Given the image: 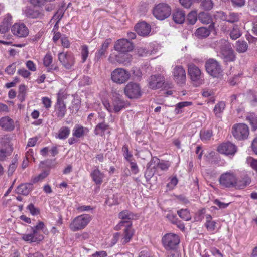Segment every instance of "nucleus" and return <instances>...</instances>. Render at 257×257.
Returning <instances> with one entry per match:
<instances>
[{
    "instance_id": "nucleus-1",
    "label": "nucleus",
    "mask_w": 257,
    "mask_h": 257,
    "mask_svg": "<svg viewBox=\"0 0 257 257\" xmlns=\"http://www.w3.org/2000/svg\"><path fill=\"white\" fill-rule=\"evenodd\" d=\"M219 185L222 188L230 189L234 188L237 189H242L249 185L251 179L248 176H244L238 180L236 173L229 170L222 173L218 179Z\"/></svg>"
},
{
    "instance_id": "nucleus-2",
    "label": "nucleus",
    "mask_w": 257,
    "mask_h": 257,
    "mask_svg": "<svg viewBox=\"0 0 257 257\" xmlns=\"http://www.w3.org/2000/svg\"><path fill=\"white\" fill-rule=\"evenodd\" d=\"M31 232L29 233L23 234L22 240L29 243L39 244L44 239V236L40 233V231L46 234L48 233V231L42 221H38L36 225L31 227Z\"/></svg>"
},
{
    "instance_id": "nucleus-3",
    "label": "nucleus",
    "mask_w": 257,
    "mask_h": 257,
    "mask_svg": "<svg viewBox=\"0 0 257 257\" xmlns=\"http://www.w3.org/2000/svg\"><path fill=\"white\" fill-rule=\"evenodd\" d=\"M123 229V235L121 239V242L122 244H125L129 242L132 239L135 230L132 228V223L130 221H121L115 227V230H119Z\"/></svg>"
},
{
    "instance_id": "nucleus-4",
    "label": "nucleus",
    "mask_w": 257,
    "mask_h": 257,
    "mask_svg": "<svg viewBox=\"0 0 257 257\" xmlns=\"http://www.w3.org/2000/svg\"><path fill=\"white\" fill-rule=\"evenodd\" d=\"M92 220L89 214H84L74 218L69 225V228L73 232L84 229Z\"/></svg>"
},
{
    "instance_id": "nucleus-5",
    "label": "nucleus",
    "mask_w": 257,
    "mask_h": 257,
    "mask_svg": "<svg viewBox=\"0 0 257 257\" xmlns=\"http://www.w3.org/2000/svg\"><path fill=\"white\" fill-rule=\"evenodd\" d=\"M206 72L213 78H220L223 76V70L220 64L214 59H209L205 65Z\"/></svg>"
},
{
    "instance_id": "nucleus-6",
    "label": "nucleus",
    "mask_w": 257,
    "mask_h": 257,
    "mask_svg": "<svg viewBox=\"0 0 257 257\" xmlns=\"http://www.w3.org/2000/svg\"><path fill=\"white\" fill-rule=\"evenodd\" d=\"M131 73L122 68L115 69L111 73L112 82L117 84H123L127 82L131 78Z\"/></svg>"
},
{
    "instance_id": "nucleus-7",
    "label": "nucleus",
    "mask_w": 257,
    "mask_h": 257,
    "mask_svg": "<svg viewBox=\"0 0 257 257\" xmlns=\"http://www.w3.org/2000/svg\"><path fill=\"white\" fill-rule=\"evenodd\" d=\"M171 8L167 4L161 3L156 5L153 10L154 16L160 20L168 18L171 14Z\"/></svg>"
},
{
    "instance_id": "nucleus-8",
    "label": "nucleus",
    "mask_w": 257,
    "mask_h": 257,
    "mask_svg": "<svg viewBox=\"0 0 257 257\" xmlns=\"http://www.w3.org/2000/svg\"><path fill=\"white\" fill-rule=\"evenodd\" d=\"M232 134L236 140H244L247 139L249 136V128L244 123L235 124L232 127Z\"/></svg>"
},
{
    "instance_id": "nucleus-9",
    "label": "nucleus",
    "mask_w": 257,
    "mask_h": 257,
    "mask_svg": "<svg viewBox=\"0 0 257 257\" xmlns=\"http://www.w3.org/2000/svg\"><path fill=\"white\" fill-rule=\"evenodd\" d=\"M162 242L166 250H174L179 244L180 238L177 234L172 233H167L162 237Z\"/></svg>"
},
{
    "instance_id": "nucleus-10",
    "label": "nucleus",
    "mask_w": 257,
    "mask_h": 257,
    "mask_svg": "<svg viewBox=\"0 0 257 257\" xmlns=\"http://www.w3.org/2000/svg\"><path fill=\"white\" fill-rule=\"evenodd\" d=\"M58 59L66 69H70L74 65L75 58L73 54L71 52H62L58 54Z\"/></svg>"
},
{
    "instance_id": "nucleus-11",
    "label": "nucleus",
    "mask_w": 257,
    "mask_h": 257,
    "mask_svg": "<svg viewBox=\"0 0 257 257\" xmlns=\"http://www.w3.org/2000/svg\"><path fill=\"white\" fill-rule=\"evenodd\" d=\"M174 82L179 85H183L186 81V74L184 68L181 65H175L172 71Z\"/></svg>"
},
{
    "instance_id": "nucleus-12",
    "label": "nucleus",
    "mask_w": 257,
    "mask_h": 257,
    "mask_svg": "<svg viewBox=\"0 0 257 257\" xmlns=\"http://www.w3.org/2000/svg\"><path fill=\"white\" fill-rule=\"evenodd\" d=\"M125 95L130 99H137L142 95V91L140 85L130 82L124 88Z\"/></svg>"
},
{
    "instance_id": "nucleus-13",
    "label": "nucleus",
    "mask_w": 257,
    "mask_h": 257,
    "mask_svg": "<svg viewBox=\"0 0 257 257\" xmlns=\"http://www.w3.org/2000/svg\"><path fill=\"white\" fill-rule=\"evenodd\" d=\"M12 34L18 37H26L29 34V29L23 23H15L11 28Z\"/></svg>"
},
{
    "instance_id": "nucleus-14",
    "label": "nucleus",
    "mask_w": 257,
    "mask_h": 257,
    "mask_svg": "<svg viewBox=\"0 0 257 257\" xmlns=\"http://www.w3.org/2000/svg\"><path fill=\"white\" fill-rule=\"evenodd\" d=\"M165 82L164 76L160 74L152 75L149 78L148 87L151 89H158L163 86Z\"/></svg>"
},
{
    "instance_id": "nucleus-15",
    "label": "nucleus",
    "mask_w": 257,
    "mask_h": 257,
    "mask_svg": "<svg viewBox=\"0 0 257 257\" xmlns=\"http://www.w3.org/2000/svg\"><path fill=\"white\" fill-rule=\"evenodd\" d=\"M187 67L190 79L193 82L200 83L202 75L200 69L193 63L188 64Z\"/></svg>"
},
{
    "instance_id": "nucleus-16",
    "label": "nucleus",
    "mask_w": 257,
    "mask_h": 257,
    "mask_svg": "<svg viewBox=\"0 0 257 257\" xmlns=\"http://www.w3.org/2000/svg\"><path fill=\"white\" fill-rule=\"evenodd\" d=\"M217 151L227 156L233 155L237 151V147L230 142L223 143L218 146Z\"/></svg>"
},
{
    "instance_id": "nucleus-17",
    "label": "nucleus",
    "mask_w": 257,
    "mask_h": 257,
    "mask_svg": "<svg viewBox=\"0 0 257 257\" xmlns=\"http://www.w3.org/2000/svg\"><path fill=\"white\" fill-rule=\"evenodd\" d=\"M114 49L121 52H126L133 50L132 43L126 39H121L117 40L114 46Z\"/></svg>"
},
{
    "instance_id": "nucleus-18",
    "label": "nucleus",
    "mask_w": 257,
    "mask_h": 257,
    "mask_svg": "<svg viewBox=\"0 0 257 257\" xmlns=\"http://www.w3.org/2000/svg\"><path fill=\"white\" fill-rule=\"evenodd\" d=\"M1 143L3 148H0V161H4L11 154L13 149L10 144V140L7 137L3 138Z\"/></svg>"
},
{
    "instance_id": "nucleus-19",
    "label": "nucleus",
    "mask_w": 257,
    "mask_h": 257,
    "mask_svg": "<svg viewBox=\"0 0 257 257\" xmlns=\"http://www.w3.org/2000/svg\"><path fill=\"white\" fill-rule=\"evenodd\" d=\"M136 32L140 36L146 37L150 34L151 27L150 24L144 21L138 23L135 26Z\"/></svg>"
},
{
    "instance_id": "nucleus-20",
    "label": "nucleus",
    "mask_w": 257,
    "mask_h": 257,
    "mask_svg": "<svg viewBox=\"0 0 257 257\" xmlns=\"http://www.w3.org/2000/svg\"><path fill=\"white\" fill-rule=\"evenodd\" d=\"M112 40L110 38L106 39L101 44L100 48L97 50L95 54V60L99 61L103 56H105L109 45L112 43Z\"/></svg>"
},
{
    "instance_id": "nucleus-21",
    "label": "nucleus",
    "mask_w": 257,
    "mask_h": 257,
    "mask_svg": "<svg viewBox=\"0 0 257 257\" xmlns=\"http://www.w3.org/2000/svg\"><path fill=\"white\" fill-rule=\"evenodd\" d=\"M159 162V159L157 157H154L152 158L151 161L147 164L145 176L151 178L156 172Z\"/></svg>"
},
{
    "instance_id": "nucleus-22",
    "label": "nucleus",
    "mask_w": 257,
    "mask_h": 257,
    "mask_svg": "<svg viewBox=\"0 0 257 257\" xmlns=\"http://www.w3.org/2000/svg\"><path fill=\"white\" fill-rule=\"evenodd\" d=\"M53 59L51 53L47 52L43 59L44 66L47 68V71L50 72L53 70H57L58 67L53 64Z\"/></svg>"
},
{
    "instance_id": "nucleus-23",
    "label": "nucleus",
    "mask_w": 257,
    "mask_h": 257,
    "mask_svg": "<svg viewBox=\"0 0 257 257\" xmlns=\"http://www.w3.org/2000/svg\"><path fill=\"white\" fill-rule=\"evenodd\" d=\"M89 130L80 124H76L72 130V136L76 138H82L86 136Z\"/></svg>"
},
{
    "instance_id": "nucleus-24",
    "label": "nucleus",
    "mask_w": 257,
    "mask_h": 257,
    "mask_svg": "<svg viewBox=\"0 0 257 257\" xmlns=\"http://www.w3.org/2000/svg\"><path fill=\"white\" fill-rule=\"evenodd\" d=\"M33 184L30 183H22L16 189V193L23 195H28L32 190Z\"/></svg>"
},
{
    "instance_id": "nucleus-25",
    "label": "nucleus",
    "mask_w": 257,
    "mask_h": 257,
    "mask_svg": "<svg viewBox=\"0 0 257 257\" xmlns=\"http://www.w3.org/2000/svg\"><path fill=\"white\" fill-rule=\"evenodd\" d=\"M0 126L8 131H13L15 128L14 120L9 116L3 117L0 119Z\"/></svg>"
},
{
    "instance_id": "nucleus-26",
    "label": "nucleus",
    "mask_w": 257,
    "mask_h": 257,
    "mask_svg": "<svg viewBox=\"0 0 257 257\" xmlns=\"http://www.w3.org/2000/svg\"><path fill=\"white\" fill-rule=\"evenodd\" d=\"M54 111L58 118L61 119L64 117L67 112L66 105L65 103H55Z\"/></svg>"
},
{
    "instance_id": "nucleus-27",
    "label": "nucleus",
    "mask_w": 257,
    "mask_h": 257,
    "mask_svg": "<svg viewBox=\"0 0 257 257\" xmlns=\"http://www.w3.org/2000/svg\"><path fill=\"white\" fill-rule=\"evenodd\" d=\"M12 17L9 14L6 15L3 19V20L0 24V32L2 34H5L7 32L12 24Z\"/></svg>"
},
{
    "instance_id": "nucleus-28",
    "label": "nucleus",
    "mask_w": 257,
    "mask_h": 257,
    "mask_svg": "<svg viewBox=\"0 0 257 257\" xmlns=\"http://www.w3.org/2000/svg\"><path fill=\"white\" fill-rule=\"evenodd\" d=\"M90 176L92 180L96 185H100L104 177V174L98 168L94 169L90 173Z\"/></svg>"
},
{
    "instance_id": "nucleus-29",
    "label": "nucleus",
    "mask_w": 257,
    "mask_h": 257,
    "mask_svg": "<svg viewBox=\"0 0 257 257\" xmlns=\"http://www.w3.org/2000/svg\"><path fill=\"white\" fill-rule=\"evenodd\" d=\"M218 14L222 20L230 23L236 22L239 19V14L236 13L230 12L228 16L224 15L222 12H218Z\"/></svg>"
},
{
    "instance_id": "nucleus-30",
    "label": "nucleus",
    "mask_w": 257,
    "mask_h": 257,
    "mask_svg": "<svg viewBox=\"0 0 257 257\" xmlns=\"http://www.w3.org/2000/svg\"><path fill=\"white\" fill-rule=\"evenodd\" d=\"M113 110L115 112H118L125 108L126 106L125 102L120 98L119 97L113 96L112 98Z\"/></svg>"
},
{
    "instance_id": "nucleus-31",
    "label": "nucleus",
    "mask_w": 257,
    "mask_h": 257,
    "mask_svg": "<svg viewBox=\"0 0 257 257\" xmlns=\"http://www.w3.org/2000/svg\"><path fill=\"white\" fill-rule=\"evenodd\" d=\"M206 222L204 224L205 227L208 231L214 233L216 228V222L213 220L212 217L210 214H206L205 216Z\"/></svg>"
},
{
    "instance_id": "nucleus-32",
    "label": "nucleus",
    "mask_w": 257,
    "mask_h": 257,
    "mask_svg": "<svg viewBox=\"0 0 257 257\" xmlns=\"http://www.w3.org/2000/svg\"><path fill=\"white\" fill-rule=\"evenodd\" d=\"M172 17L176 23L182 24L185 19V13L182 10L176 9L173 12Z\"/></svg>"
},
{
    "instance_id": "nucleus-33",
    "label": "nucleus",
    "mask_w": 257,
    "mask_h": 257,
    "mask_svg": "<svg viewBox=\"0 0 257 257\" xmlns=\"http://www.w3.org/2000/svg\"><path fill=\"white\" fill-rule=\"evenodd\" d=\"M138 217L139 216L137 214H135L127 210H123L118 214L119 218L122 220H134L137 219Z\"/></svg>"
},
{
    "instance_id": "nucleus-34",
    "label": "nucleus",
    "mask_w": 257,
    "mask_h": 257,
    "mask_svg": "<svg viewBox=\"0 0 257 257\" xmlns=\"http://www.w3.org/2000/svg\"><path fill=\"white\" fill-rule=\"evenodd\" d=\"M211 25L209 26V28L206 27H200L196 30L195 35L199 39H203L207 37L210 34L211 30L209 28Z\"/></svg>"
},
{
    "instance_id": "nucleus-35",
    "label": "nucleus",
    "mask_w": 257,
    "mask_h": 257,
    "mask_svg": "<svg viewBox=\"0 0 257 257\" xmlns=\"http://www.w3.org/2000/svg\"><path fill=\"white\" fill-rule=\"evenodd\" d=\"M70 130L67 126H62L58 130L56 134V138L60 140H65L69 136Z\"/></svg>"
},
{
    "instance_id": "nucleus-36",
    "label": "nucleus",
    "mask_w": 257,
    "mask_h": 257,
    "mask_svg": "<svg viewBox=\"0 0 257 257\" xmlns=\"http://www.w3.org/2000/svg\"><path fill=\"white\" fill-rule=\"evenodd\" d=\"M109 127V125L104 122L99 123L95 127L94 133L96 135L103 136L104 135L105 131Z\"/></svg>"
},
{
    "instance_id": "nucleus-37",
    "label": "nucleus",
    "mask_w": 257,
    "mask_h": 257,
    "mask_svg": "<svg viewBox=\"0 0 257 257\" xmlns=\"http://www.w3.org/2000/svg\"><path fill=\"white\" fill-rule=\"evenodd\" d=\"M115 57L116 61L119 63L126 64L132 60V56L125 52H122V53L116 55Z\"/></svg>"
},
{
    "instance_id": "nucleus-38",
    "label": "nucleus",
    "mask_w": 257,
    "mask_h": 257,
    "mask_svg": "<svg viewBox=\"0 0 257 257\" xmlns=\"http://www.w3.org/2000/svg\"><path fill=\"white\" fill-rule=\"evenodd\" d=\"M236 50L239 53H244L248 49V44L244 40H238L236 42Z\"/></svg>"
},
{
    "instance_id": "nucleus-39",
    "label": "nucleus",
    "mask_w": 257,
    "mask_h": 257,
    "mask_svg": "<svg viewBox=\"0 0 257 257\" xmlns=\"http://www.w3.org/2000/svg\"><path fill=\"white\" fill-rule=\"evenodd\" d=\"M199 20L204 24H209L212 22V18L210 14L205 12H200L198 15Z\"/></svg>"
},
{
    "instance_id": "nucleus-40",
    "label": "nucleus",
    "mask_w": 257,
    "mask_h": 257,
    "mask_svg": "<svg viewBox=\"0 0 257 257\" xmlns=\"http://www.w3.org/2000/svg\"><path fill=\"white\" fill-rule=\"evenodd\" d=\"M177 214L181 219L185 221H189L191 219L190 211L187 209H181L177 211Z\"/></svg>"
},
{
    "instance_id": "nucleus-41",
    "label": "nucleus",
    "mask_w": 257,
    "mask_h": 257,
    "mask_svg": "<svg viewBox=\"0 0 257 257\" xmlns=\"http://www.w3.org/2000/svg\"><path fill=\"white\" fill-rule=\"evenodd\" d=\"M25 14L29 18H37L42 16L41 13L35 9H28L25 11Z\"/></svg>"
},
{
    "instance_id": "nucleus-42",
    "label": "nucleus",
    "mask_w": 257,
    "mask_h": 257,
    "mask_svg": "<svg viewBox=\"0 0 257 257\" xmlns=\"http://www.w3.org/2000/svg\"><path fill=\"white\" fill-rule=\"evenodd\" d=\"M89 47L87 45H83L80 47V55L82 62L84 63L89 56Z\"/></svg>"
},
{
    "instance_id": "nucleus-43",
    "label": "nucleus",
    "mask_w": 257,
    "mask_h": 257,
    "mask_svg": "<svg viewBox=\"0 0 257 257\" xmlns=\"http://www.w3.org/2000/svg\"><path fill=\"white\" fill-rule=\"evenodd\" d=\"M253 131L257 129V116L254 113L249 114L246 117Z\"/></svg>"
},
{
    "instance_id": "nucleus-44",
    "label": "nucleus",
    "mask_w": 257,
    "mask_h": 257,
    "mask_svg": "<svg viewBox=\"0 0 257 257\" xmlns=\"http://www.w3.org/2000/svg\"><path fill=\"white\" fill-rule=\"evenodd\" d=\"M192 104V103L191 102L189 101H183L181 102L178 103H177L175 107V112L176 114H179L180 113H182V110H181V109L185 107H187L189 106H190Z\"/></svg>"
},
{
    "instance_id": "nucleus-45",
    "label": "nucleus",
    "mask_w": 257,
    "mask_h": 257,
    "mask_svg": "<svg viewBox=\"0 0 257 257\" xmlns=\"http://www.w3.org/2000/svg\"><path fill=\"white\" fill-rule=\"evenodd\" d=\"M49 172L48 171H43L37 176H35L32 178V183H36L38 182L42 181L45 178H46L48 175Z\"/></svg>"
},
{
    "instance_id": "nucleus-46",
    "label": "nucleus",
    "mask_w": 257,
    "mask_h": 257,
    "mask_svg": "<svg viewBox=\"0 0 257 257\" xmlns=\"http://www.w3.org/2000/svg\"><path fill=\"white\" fill-rule=\"evenodd\" d=\"M197 12L196 11H192L187 15V20L191 25L194 24L197 20Z\"/></svg>"
},
{
    "instance_id": "nucleus-47",
    "label": "nucleus",
    "mask_w": 257,
    "mask_h": 257,
    "mask_svg": "<svg viewBox=\"0 0 257 257\" xmlns=\"http://www.w3.org/2000/svg\"><path fill=\"white\" fill-rule=\"evenodd\" d=\"M66 93L62 89L59 90L57 93V100L56 103H65L64 100L67 98Z\"/></svg>"
},
{
    "instance_id": "nucleus-48",
    "label": "nucleus",
    "mask_w": 257,
    "mask_h": 257,
    "mask_svg": "<svg viewBox=\"0 0 257 257\" xmlns=\"http://www.w3.org/2000/svg\"><path fill=\"white\" fill-rule=\"evenodd\" d=\"M241 36V33L238 26L236 25L233 26L232 29L230 33V36L233 40H236Z\"/></svg>"
},
{
    "instance_id": "nucleus-49",
    "label": "nucleus",
    "mask_w": 257,
    "mask_h": 257,
    "mask_svg": "<svg viewBox=\"0 0 257 257\" xmlns=\"http://www.w3.org/2000/svg\"><path fill=\"white\" fill-rule=\"evenodd\" d=\"M225 107V104L223 102H219L215 105L214 108V112L216 116H218L223 112Z\"/></svg>"
},
{
    "instance_id": "nucleus-50",
    "label": "nucleus",
    "mask_w": 257,
    "mask_h": 257,
    "mask_svg": "<svg viewBox=\"0 0 257 257\" xmlns=\"http://www.w3.org/2000/svg\"><path fill=\"white\" fill-rule=\"evenodd\" d=\"M213 135L212 130L201 131L200 134V138L202 141L209 140Z\"/></svg>"
},
{
    "instance_id": "nucleus-51",
    "label": "nucleus",
    "mask_w": 257,
    "mask_h": 257,
    "mask_svg": "<svg viewBox=\"0 0 257 257\" xmlns=\"http://www.w3.org/2000/svg\"><path fill=\"white\" fill-rule=\"evenodd\" d=\"M201 7L206 11L210 10L213 7V3L212 0H203L201 4Z\"/></svg>"
},
{
    "instance_id": "nucleus-52",
    "label": "nucleus",
    "mask_w": 257,
    "mask_h": 257,
    "mask_svg": "<svg viewBox=\"0 0 257 257\" xmlns=\"http://www.w3.org/2000/svg\"><path fill=\"white\" fill-rule=\"evenodd\" d=\"M236 57L232 50L229 49L227 55L224 56V60L226 62H232L235 60Z\"/></svg>"
},
{
    "instance_id": "nucleus-53",
    "label": "nucleus",
    "mask_w": 257,
    "mask_h": 257,
    "mask_svg": "<svg viewBox=\"0 0 257 257\" xmlns=\"http://www.w3.org/2000/svg\"><path fill=\"white\" fill-rule=\"evenodd\" d=\"M122 150L123 152V156L124 158L126 159L127 161H128L132 159L133 157L132 154L129 152L128 146L126 145H124L122 149Z\"/></svg>"
},
{
    "instance_id": "nucleus-54",
    "label": "nucleus",
    "mask_w": 257,
    "mask_h": 257,
    "mask_svg": "<svg viewBox=\"0 0 257 257\" xmlns=\"http://www.w3.org/2000/svg\"><path fill=\"white\" fill-rule=\"evenodd\" d=\"M128 162L130 164V168L132 173L134 174H138L139 172V169L137 163L135 161H133V159Z\"/></svg>"
},
{
    "instance_id": "nucleus-55",
    "label": "nucleus",
    "mask_w": 257,
    "mask_h": 257,
    "mask_svg": "<svg viewBox=\"0 0 257 257\" xmlns=\"http://www.w3.org/2000/svg\"><path fill=\"white\" fill-rule=\"evenodd\" d=\"M170 166V164L168 161L159 160V162L157 165V168L160 169L162 171H167Z\"/></svg>"
},
{
    "instance_id": "nucleus-56",
    "label": "nucleus",
    "mask_w": 257,
    "mask_h": 257,
    "mask_svg": "<svg viewBox=\"0 0 257 257\" xmlns=\"http://www.w3.org/2000/svg\"><path fill=\"white\" fill-rule=\"evenodd\" d=\"M172 217L174 219H175L176 221H172V223L175 224L177 225V227L182 231H184L185 230V226L184 224L182 223L180 220H178L176 217L174 215H169L168 217Z\"/></svg>"
},
{
    "instance_id": "nucleus-57",
    "label": "nucleus",
    "mask_w": 257,
    "mask_h": 257,
    "mask_svg": "<svg viewBox=\"0 0 257 257\" xmlns=\"http://www.w3.org/2000/svg\"><path fill=\"white\" fill-rule=\"evenodd\" d=\"M27 209L30 211L32 215H36L39 214L40 212L38 209L36 208L32 203L30 204L27 206Z\"/></svg>"
},
{
    "instance_id": "nucleus-58",
    "label": "nucleus",
    "mask_w": 257,
    "mask_h": 257,
    "mask_svg": "<svg viewBox=\"0 0 257 257\" xmlns=\"http://www.w3.org/2000/svg\"><path fill=\"white\" fill-rule=\"evenodd\" d=\"M27 68L31 71H35L37 70L36 64L33 61L28 60L26 63Z\"/></svg>"
},
{
    "instance_id": "nucleus-59",
    "label": "nucleus",
    "mask_w": 257,
    "mask_h": 257,
    "mask_svg": "<svg viewBox=\"0 0 257 257\" xmlns=\"http://www.w3.org/2000/svg\"><path fill=\"white\" fill-rule=\"evenodd\" d=\"M42 103L44 107L48 109L51 107L52 101L50 98L47 97H43L42 98Z\"/></svg>"
},
{
    "instance_id": "nucleus-60",
    "label": "nucleus",
    "mask_w": 257,
    "mask_h": 257,
    "mask_svg": "<svg viewBox=\"0 0 257 257\" xmlns=\"http://www.w3.org/2000/svg\"><path fill=\"white\" fill-rule=\"evenodd\" d=\"M17 73L19 75L25 78H28L31 75V73L25 68L18 70Z\"/></svg>"
},
{
    "instance_id": "nucleus-61",
    "label": "nucleus",
    "mask_w": 257,
    "mask_h": 257,
    "mask_svg": "<svg viewBox=\"0 0 257 257\" xmlns=\"http://www.w3.org/2000/svg\"><path fill=\"white\" fill-rule=\"evenodd\" d=\"M15 70L16 67L14 64L9 65L5 69L6 72L9 75L13 74L15 73Z\"/></svg>"
},
{
    "instance_id": "nucleus-62",
    "label": "nucleus",
    "mask_w": 257,
    "mask_h": 257,
    "mask_svg": "<svg viewBox=\"0 0 257 257\" xmlns=\"http://www.w3.org/2000/svg\"><path fill=\"white\" fill-rule=\"evenodd\" d=\"M120 236L119 233H115L113 235V237L111 240L110 246L111 247L114 246L118 241Z\"/></svg>"
},
{
    "instance_id": "nucleus-63",
    "label": "nucleus",
    "mask_w": 257,
    "mask_h": 257,
    "mask_svg": "<svg viewBox=\"0 0 257 257\" xmlns=\"http://www.w3.org/2000/svg\"><path fill=\"white\" fill-rule=\"evenodd\" d=\"M61 44L62 46L66 48H69L70 46V42L68 38L66 37L61 38Z\"/></svg>"
},
{
    "instance_id": "nucleus-64",
    "label": "nucleus",
    "mask_w": 257,
    "mask_h": 257,
    "mask_svg": "<svg viewBox=\"0 0 257 257\" xmlns=\"http://www.w3.org/2000/svg\"><path fill=\"white\" fill-rule=\"evenodd\" d=\"M250 161L249 164L250 167L252 169L257 172V159H254L253 158H250Z\"/></svg>"
}]
</instances>
